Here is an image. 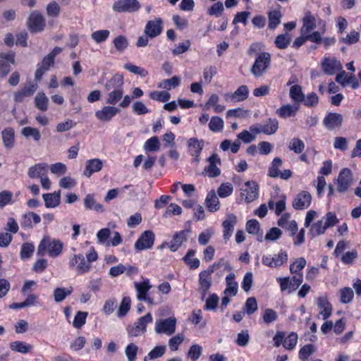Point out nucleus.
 I'll use <instances>...</instances> for the list:
<instances>
[{
    "label": "nucleus",
    "instance_id": "nucleus-12",
    "mask_svg": "<svg viewBox=\"0 0 361 361\" xmlns=\"http://www.w3.org/2000/svg\"><path fill=\"white\" fill-rule=\"evenodd\" d=\"M15 62V54L13 51L0 53V78H4L11 71L10 64Z\"/></svg>",
    "mask_w": 361,
    "mask_h": 361
},
{
    "label": "nucleus",
    "instance_id": "nucleus-58",
    "mask_svg": "<svg viewBox=\"0 0 361 361\" xmlns=\"http://www.w3.org/2000/svg\"><path fill=\"white\" fill-rule=\"evenodd\" d=\"M113 44L115 49L119 52H123L128 47V39L123 35H118L115 37Z\"/></svg>",
    "mask_w": 361,
    "mask_h": 361
},
{
    "label": "nucleus",
    "instance_id": "nucleus-14",
    "mask_svg": "<svg viewBox=\"0 0 361 361\" xmlns=\"http://www.w3.org/2000/svg\"><path fill=\"white\" fill-rule=\"evenodd\" d=\"M120 109L112 105L103 106L100 110L95 111L96 118L100 121L109 122L110 121L118 112Z\"/></svg>",
    "mask_w": 361,
    "mask_h": 361
},
{
    "label": "nucleus",
    "instance_id": "nucleus-40",
    "mask_svg": "<svg viewBox=\"0 0 361 361\" xmlns=\"http://www.w3.org/2000/svg\"><path fill=\"white\" fill-rule=\"evenodd\" d=\"M123 88L109 91L106 99V103L114 106L123 98Z\"/></svg>",
    "mask_w": 361,
    "mask_h": 361
},
{
    "label": "nucleus",
    "instance_id": "nucleus-64",
    "mask_svg": "<svg viewBox=\"0 0 361 361\" xmlns=\"http://www.w3.org/2000/svg\"><path fill=\"white\" fill-rule=\"evenodd\" d=\"M117 305V300L116 298H109L104 302L102 312L106 315H110L115 310Z\"/></svg>",
    "mask_w": 361,
    "mask_h": 361
},
{
    "label": "nucleus",
    "instance_id": "nucleus-29",
    "mask_svg": "<svg viewBox=\"0 0 361 361\" xmlns=\"http://www.w3.org/2000/svg\"><path fill=\"white\" fill-rule=\"evenodd\" d=\"M47 208H55L61 203V190L42 195Z\"/></svg>",
    "mask_w": 361,
    "mask_h": 361
},
{
    "label": "nucleus",
    "instance_id": "nucleus-17",
    "mask_svg": "<svg viewBox=\"0 0 361 361\" xmlns=\"http://www.w3.org/2000/svg\"><path fill=\"white\" fill-rule=\"evenodd\" d=\"M312 202V196L309 192L302 191L294 198L292 205L298 210H302L310 207Z\"/></svg>",
    "mask_w": 361,
    "mask_h": 361
},
{
    "label": "nucleus",
    "instance_id": "nucleus-10",
    "mask_svg": "<svg viewBox=\"0 0 361 361\" xmlns=\"http://www.w3.org/2000/svg\"><path fill=\"white\" fill-rule=\"evenodd\" d=\"M27 23L32 32H38L44 30L45 19L39 12L35 11L30 14Z\"/></svg>",
    "mask_w": 361,
    "mask_h": 361
},
{
    "label": "nucleus",
    "instance_id": "nucleus-61",
    "mask_svg": "<svg viewBox=\"0 0 361 361\" xmlns=\"http://www.w3.org/2000/svg\"><path fill=\"white\" fill-rule=\"evenodd\" d=\"M301 103L307 107L315 106L319 103V97L314 92H310L306 96L304 95Z\"/></svg>",
    "mask_w": 361,
    "mask_h": 361
},
{
    "label": "nucleus",
    "instance_id": "nucleus-55",
    "mask_svg": "<svg viewBox=\"0 0 361 361\" xmlns=\"http://www.w3.org/2000/svg\"><path fill=\"white\" fill-rule=\"evenodd\" d=\"M316 351V348L312 344H307L300 348L298 353L299 359L304 360H308L307 358L314 354Z\"/></svg>",
    "mask_w": 361,
    "mask_h": 361
},
{
    "label": "nucleus",
    "instance_id": "nucleus-22",
    "mask_svg": "<svg viewBox=\"0 0 361 361\" xmlns=\"http://www.w3.org/2000/svg\"><path fill=\"white\" fill-rule=\"evenodd\" d=\"M322 66L324 72L329 75H334L342 68L341 62L335 58H324Z\"/></svg>",
    "mask_w": 361,
    "mask_h": 361
},
{
    "label": "nucleus",
    "instance_id": "nucleus-44",
    "mask_svg": "<svg viewBox=\"0 0 361 361\" xmlns=\"http://www.w3.org/2000/svg\"><path fill=\"white\" fill-rule=\"evenodd\" d=\"M195 252V250H190L183 257L185 263L192 269L198 268L200 264V260L194 257Z\"/></svg>",
    "mask_w": 361,
    "mask_h": 361
},
{
    "label": "nucleus",
    "instance_id": "nucleus-53",
    "mask_svg": "<svg viewBox=\"0 0 361 361\" xmlns=\"http://www.w3.org/2000/svg\"><path fill=\"white\" fill-rule=\"evenodd\" d=\"M326 228H327L326 227L323 219H321L311 226L310 229V234L312 235V237H315L317 235L323 234Z\"/></svg>",
    "mask_w": 361,
    "mask_h": 361
},
{
    "label": "nucleus",
    "instance_id": "nucleus-6",
    "mask_svg": "<svg viewBox=\"0 0 361 361\" xmlns=\"http://www.w3.org/2000/svg\"><path fill=\"white\" fill-rule=\"evenodd\" d=\"M353 183V173L348 169H343L338 173V178L335 180L336 190L340 193H345L348 190Z\"/></svg>",
    "mask_w": 361,
    "mask_h": 361
},
{
    "label": "nucleus",
    "instance_id": "nucleus-30",
    "mask_svg": "<svg viewBox=\"0 0 361 361\" xmlns=\"http://www.w3.org/2000/svg\"><path fill=\"white\" fill-rule=\"evenodd\" d=\"M48 171V165L45 163L36 164L28 169L27 175L30 178H40Z\"/></svg>",
    "mask_w": 361,
    "mask_h": 361
},
{
    "label": "nucleus",
    "instance_id": "nucleus-36",
    "mask_svg": "<svg viewBox=\"0 0 361 361\" xmlns=\"http://www.w3.org/2000/svg\"><path fill=\"white\" fill-rule=\"evenodd\" d=\"M84 205L86 209L94 210L97 212H104V207L100 203L97 202L94 195L87 194L84 199Z\"/></svg>",
    "mask_w": 361,
    "mask_h": 361
},
{
    "label": "nucleus",
    "instance_id": "nucleus-39",
    "mask_svg": "<svg viewBox=\"0 0 361 361\" xmlns=\"http://www.w3.org/2000/svg\"><path fill=\"white\" fill-rule=\"evenodd\" d=\"M304 93L302 87L299 85H294L290 87L289 90V96L295 104H299L304 99Z\"/></svg>",
    "mask_w": 361,
    "mask_h": 361
},
{
    "label": "nucleus",
    "instance_id": "nucleus-23",
    "mask_svg": "<svg viewBox=\"0 0 361 361\" xmlns=\"http://www.w3.org/2000/svg\"><path fill=\"white\" fill-rule=\"evenodd\" d=\"M212 273L210 270L207 269L201 271L199 274V285L200 290L202 293L203 296H204L212 286Z\"/></svg>",
    "mask_w": 361,
    "mask_h": 361
},
{
    "label": "nucleus",
    "instance_id": "nucleus-56",
    "mask_svg": "<svg viewBox=\"0 0 361 361\" xmlns=\"http://www.w3.org/2000/svg\"><path fill=\"white\" fill-rule=\"evenodd\" d=\"M138 349V346L133 343H130L126 346L124 352L128 361L136 360Z\"/></svg>",
    "mask_w": 361,
    "mask_h": 361
},
{
    "label": "nucleus",
    "instance_id": "nucleus-18",
    "mask_svg": "<svg viewBox=\"0 0 361 361\" xmlns=\"http://www.w3.org/2000/svg\"><path fill=\"white\" fill-rule=\"evenodd\" d=\"M343 116L338 113H329L323 119V124L326 128L332 130L341 126Z\"/></svg>",
    "mask_w": 361,
    "mask_h": 361
},
{
    "label": "nucleus",
    "instance_id": "nucleus-26",
    "mask_svg": "<svg viewBox=\"0 0 361 361\" xmlns=\"http://www.w3.org/2000/svg\"><path fill=\"white\" fill-rule=\"evenodd\" d=\"M317 20L310 11L305 13V16L302 19V25L300 29L302 35H306L311 32L315 27Z\"/></svg>",
    "mask_w": 361,
    "mask_h": 361
},
{
    "label": "nucleus",
    "instance_id": "nucleus-46",
    "mask_svg": "<svg viewBox=\"0 0 361 361\" xmlns=\"http://www.w3.org/2000/svg\"><path fill=\"white\" fill-rule=\"evenodd\" d=\"M282 166V160L279 157H275L271 163L268 170V175L271 178H277L280 174V168Z\"/></svg>",
    "mask_w": 361,
    "mask_h": 361
},
{
    "label": "nucleus",
    "instance_id": "nucleus-34",
    "mask_svg": "<svg viewBox=\"0 0 361 361\" xmlns=\"http://www.w3.org/2000/svg\"><path fill=\"white\" fill-rule=\"evenodd\" d=\"M41 221V217L33 212H30L23 216L21 226L24 228H32L34 224Z\"/></svg>",
    "mask_w": 361,
    "mask_h": 361
},
{
    "label": "nucleus",
    "instance_id": "nucleus-7",
    "mask_svg": "<svg viewBox=\"0 0 361 361\" xmlns=\"http://www.w3.org/2000/svg\"><path fill=\"white\" fill-rule=\"evenodd\" d=\"M288 259V253L281 250L277 254L264 255L262 262L270 268H277L285 264Z\"/></svg>",
    "mask_w": 361,
    "mask_h": 361
},
{
    "label": "nucleus",
    "instance_id": "nucleus-48",
    "mask_svg": "<svg viewBox=\"0 0 361 361\" xmlns=\"http://www.w3.org/2000/svg\"><path fill=\"white\" fill-rule=\"evenodd\" d=\"M291 39L290 34H281L276 37L274 44L278 49H284L288 47L291 42Z\"/></svg>",
    "mask_w": 361,
    "mask_h": 361
},
{
    "label": "nucleus",
    "instance_id": "nucleus-45",
    "mask_svg": "<svg viewBox=\"0 0 361 361\" xmlns=\"http://www.w3.org/2000/svg\"><path fill=\"white\" fill-rule=\"evenodd\" d=\"M262 131L266 135L274 134L279 128V122L276 118H269L267 123L261 125Z\"/></svg>",
    "mask_w": 361,
    "mask_h": 361
},
{
    "label": "nucleus",
    "instance_id": "nucleus-3",
    "mask_svg": "<svg viewBox=\"0 0 361 361\" xmlns=\"http://www.w3.org/2000/svg\"><path fill=\"white\" fill-rule=\"evenodd\" d=\"M153 317L151 313L140 317L135 323L128 325L126 328L128 336L129 338L138 337L144 334L147 331V326L152 323Z\"/></svg>",
    "mask_w": 361,
    "mask_h": 361
},
{
    "label": "nucleus",
    "instance_id": "nucleus-25",
    "mask_svg": "<svg viewBox=\"0 0 361 361\" xmlns=\"http://www.w3.org/2000/svg\"><path fill=\"white\" fill-rule=\"evenodd\" d=\"M188 230H183L175 233L172 240L169 243V249L173 252L176 251L182 244L188 240Z\"/></svg>",
    "mask_w": 361,
    "mask_h": 361
},
{
    "label": "nucleus",
    "instance_id": "nucleus-1",
    "mask_svg": "<svg viewBox=\"0 0 361 361\" xmlns=\"http://www.w3.org/2000/svg\"><path fill=\"white\" fill-rule=\"evenodd\" d=\"M63 248V243L60 240L45 235L37 246V255L42 257L47 254L51 258H56L62 253Z\"/></svg>",
    "mask_w": 361,
    "mask_h": 361
},
{
    "label": "nucleus",
    "instance_id": "nucleus-59",
    "mask_svg": "<svg viewBox=\"0 0 361 361\" xmlns=\"http://www.w3.org/2000/svg\"><path fill=\"white\" fill-rule=\"evenodd\" d=\"M269 27L274 29L281 23V13L279 11H273L269 13Z\"/></svg>",
    "mask_w": 361,
    "mask_h": 361
},
{
    "label": "nucleus",
    "instance_id": "nucleus-37",
    "mask_svg": "<svg viewBox=\"0 0 361 361\" xmlns=\"http://www.w3.org/2000/svg\"><path fill=\"white\" fill-rule=\"evenodd\" d=\"M205 204L211 212H214L219 209V200L214 190H211L208 192L205 200Z\"/></svg>",
    "mask_w": 361,
    "mask_h": 361
},
{
    "label": "nucleus",
    "instance_id": "nucleus-5",
    "mask_svg": "<svg viewBox=\"0 0 361 361\" xmlns=\"http://www.w3.org/2000/svg\"><path fill=\"white\" fill-rule=\"evenodd\" d=\"M276 281L280 286L281 292L287 291L288 294L293 293L302 283L303 274H299L290 277H279Z\"/></svg>",
    "mask_w": 361,
    "mask_h": 361
},
{
    "label": "nucleus",
    "instance_id": "nucleus-50",
    "mask_svg": "<svg viewBox=\"0 0 361 361\" xmlns=\"http://www.w3.org/2000/svg\"><path fill=\"white\" fill-rule=\"evenodd\" d=\"M180 83V78L178 76H173L170 79H165L161 80L159 85L158 87L161 89L170 90L171 88H174L178 86Z\"/></svg>",
    "mask_w": 361,
    "mask_h": 361
},
{
    "label": "nucleus",
    "instance_id": "nucleus-38",
    "mask_svg": "<svg viewBox=\"0 0 361 361\" xmlns=\"http://www.w3.org/2000/svg\"><path fill=\"white\" fill-rule=\"evenodd\" d=\"M9 347L11 350L23 354H26L32 349V345L20 341L11 342Z\"/></svg>",
    "mask_w": 361,
    "mask_h": 361
},
{
    "label": "nucleus",
    "instance_id": "nucleus-49",
    "mask_svg": "<svg viewBox=\"0 0 361 361\" xmlns=\"http://www.w3.org/2000/svg\"><path fill=\"white\" fill-rule=\"evenodd\" d=\"M166 346L165 345H157L152 350L149 352L147 355L144 357V361H147L148 360H154L159 357H162L166 353Z\"/></svg>",
    "mask_w": 361,
    "mask_h": 361
},
{
    "label": "nucleus",
    "instance_id": "nucleus-52",
    "mask_svg": "<svg viewBox=\"0 0 361 361\" xmlns=\"http://www.w3.org/2000/svg\"><path fill=\"white\" fill-rule=\"evenodd\" d=\"M306 260L304 257H299L296 259L292 264H290V271L295 275L302 274V270L306 265Z\"/></svg>",
    "mask_w": 361,
    "mask_h": 361
},
{
    "label": "nucleus",
    "instance_id": "nucleus-13",
    "mask_svg": "<svg viewBox=\"0 0 361 361\" xmlns=\"http://www.w3.org/2000/svg\"><path fill=\"white\" fill-rule=\"evenodd\" d=\"M241 196L247 202H251L258 197V185L254 181H247L241 188Z\"/></svg>",
    "mask_w": 361,
    "mask_h": 361
},
{
    "label": "nucleus",
    "instance_id": "nucleus-57",
    "mask_svg": "<svg viewBox=\"0 0 361 361\" xmlns=\"http://www.w3.org/2000/svg\"><path fill=\"white\" fill-rule=\"evenodd\" d=\"M35 250L34 244L25 243L21 246L20 257L22 259H27L31 257Z\"/></svg>",
    "mask_w": 361,
    "mask_h": 361
},
{
    "label": "nucleus",
    "instance_id": "nucleus-62",
    "mask_svg": "<svg viewBox=\"0 0 361 361\" xmlns=\"http://www.w3.org/2000/svg\"><path fill=\"white\" fill-rule=\"evenodd\" d=\"M110 32L108 30H99L92 33L91 37L96 43L106 41L109 37Z\"/></svg>",
    "mask_w": 361,
    "mask_h": 361
},
{
    "label": "nucleus",
    "instance_id": "nucleus-4",
    "mask_svg": "<svg viewBox=\"0 0 361 361\" xmlns=\"http://www.w3.org/2000/svg\"><path fill=\"white\" fill-rule=\"evenodd\" d=\"M177 319L172 314L166 319H157L154 324V331L157 334L171 336L176 329Z\"/></svg>",
    "mask_w": 361,
    "mask_h": 361
},
{
    "label": "nucleus",
    "instance_id": "nucleus-51",
    "mask_svg": "<svg viewBox=\"0 0 361 361\" xmlns=\"http://www.w3.org/2000/svg\"><path fill=\"white\" fill-rule=\"evenodd\" d=\"M49 99L43 92H38L35 97L36 107L40 111H45L48 108Z\"/></svg>",
    "mask_w": 361,
    "mask_h": 361
},
{
    "label": "nucleus",
    "instance_id": "nucleus-16",
    "mask_svg": "<svg viewBox=\"0 0 361 361\" xmlns=\"http://www.w3.org/2000/svg\"><path fill=\"white\" fill-rule=\"evenodd\" d=\"M208 166L204 169V173L209 178H214L220 175L221 170L218 165L221 164V159L216 154H213L207 159Z\"/></svg>",
    "mask_w": 361,
    "mask_h": 361
},
{
    "label": "nucleus",
    "instance_id": "nucleus-54",
    "mask_svg": "<svg viewBox=\"0 0 361 361\" xmlns=\"http://www.w3.org/2000/svg\"><path fill=\"white\" fill-rule=\"evenodd\" d=\"M224 122L219 116H212L209 123V128L212 132H220L224 129Z\"/></svg>",
    "mask_w": 361,
    "mask_h": 361
},
{
    "label": "nucleus",
    "instance_id": "nucleus-33",
    "mask_svg": "<svg viewBox=\"0 0 361 361\" xmlns=\"http://www.w3.org/2000/svg\"><path fill=\"white\" fill-rule=\"evenodd\" d=\"M188 145L190 154L195 157V160L198 161L197 157L200 156L203 148V142L192 137L188 140Z\"/></svg>",
    "mask_w": 361,
    "mask_h": 361
},
{
    "label": "nucleus",
    "instance_id": "nucleus-63",
    "mask_svg": "<svg viewBox=\"0 0 361 361\" xmlns=\"http://www.w3.org/2000/svg\"><path fill=\"white\" fill-rule=\"evenodd\" d=\"M258 306L257 300L255 298H248L245 302L243 310L244 312L250 315L257 310Z\"/></svg>",
    "mask_w": 361,
    "mask_h": 361
},
{
    "label": "nucleus",
    "instance_id": "nucleus-41",
    "mask_svg": "<svg viewBox=\"0 0 361 361\" xmlns=\"http://www.w3.org/2000/svg\"><path fill=\"white\" fill-rule=\"evenodd\" d=\"M20 133L26 138L32 137L36 142H38L41 140V133L39 130L34 127H24L22 128Z\"/></svg>",
    "mask_w": 361,
    "mask_h": 361
},
{
    "label": "nucleus",
    "instance_id": "nucleus-19",
    "mask_svg": "<svg viewBox=\"0 0 361 361\" xmlns=\"http://www.w3.org/2000/svg\"><path fill=\"white\" fill-rule=\"evenodd\" d=\"M317 305L319 308L318 318L324 320L331 315L332 307L326 297H319L317 299Z\"/></svg>",
    "mask_w": 361,
    "mask_h": 361
},
{
    "label": "nucleus",
    "instance_id": "nucleus-8",
    "mask_svg": "<svg viewBox=\"0 0 361 361\" xmlns=\"http://www.w3.org/2000/svg\"><path fill=\"white\" fill-rule=\"evenodd\" d=\"M68 267L75 270L78 274H83L90 271L91 265L86 262L83 255L78 254L70 257Z\"/></svg>",
    "mask_w": 361,
    "mask_h": 361
},
{
    "label": "nucleus",
    "instance_id": "nucleus-21",
    "mask_svg": "<svg viewBox=\"0 0 361 361\" xmlns=\"http://www.w3.org/2000/svg\"><path fill=\"white\" fill-rule=\"evenodd\" d=\"M236 223L237 217L234 214H229L226 216V219L222 223L223 237L225 240L231 237Z\"/></svg>",
    "mask_w": 361,
    "mask_h": 361
},
{
    "label": "nucleus",
    "instance_id": "nucleus-15",
    "mask_svg": "<svg viewBox=\"0 0 361 361\" xmlns=\"http://www.w3.org/2000/svg\"><path fill=\"white\" fill-rule=\"evenodd\" d=\"M145 34L150 38H154L162 32V20L160 18H156L147 22L145 27Z\"/></svg>",
    "mask_w": 361,
    "mask_h": 361
},
{
    "label": "nucleus",
    "instance_id": "nucleus-47",
    "mask_svg": "<svg viewBox=\"0 0 361 361\" xmlns=\"http://www.w3.org/2000/svg\"><path fill=\"white\" fill-rule=\"evenodd\" d=\"M73 292V288H56L54 290V298L56 302H60L66 299Z\"/></svg>",
    "mask_w": 361,
    "mask_h": 361
},
{
    "label": "nucleus",
    "instance_id": "nucleus-27",
    "mask_svg": "<svg viewBox=\"0 0 361 361\" xmlns=\"http://www.w3.org/2000/svg\"><path fill=\"white\" fill-rule=\"evenodd\" d=\"M103 166V162L99 159H92L86 161L83 175L90 178L94 173L99 171Z\"/></svg>",
    "mask_w": 361,
    "mask_h": 361
},
{
    "label": "nucleus",
    "instance_id": "nucleus-42",
    "mask_svg": "<svg viewBox=\"0 0 361 361\" xmlns=\"http://www.w3.org/2000/svg\"><path fill=\"white\" fill-rule=\"evenodd\" d=\"M131 306V300L129 296H125L123 298L121 304L118 306L117 311V317L123 318L126 316L129 312Z\"/></svg>",
    "mask_w": 361,
    "mask_h": 361
},
{
    "label": "nucleus",
    "instance_id": "nucleus-60",
    "mask_svg": "<svg viewBox=\"0 0 361 361\" xmlns=\"http://www.w3.org/2000/svg\"><path fill=\"white\" fill-rule=\"evenodd\" d=\"M288 148L295 153L300 154L303 152L305 149V144L300 139L294 137L290 141Z\"/></svg>",
    "mask_w": 361,
    "mask_h": 361
},
{
    "label": "nucleus",
    "instance_id": "nucleus-24",
    "mask_svg": "<svg viewBox=\"0 0 361 361\" xmlns=\"http://www.w3.org/2000/svg\"><path fill=\"white\" fill-rule=\"evenodd\" d=\"M1 139L4 147L6 149H11L16 144V133L12 127H7L1 131Z\"/></svg>",
    "mask_w": 361,
    "mask_h": 361
},
{
    "label": "nucleus",
    "instance_id": "nucleus-9",
    "mask_svg": "<svg viewBox=\"0 0 361 361\" xmlns=\"http://www.w3.org/2000/svg\"><path fill=\"white\" fill-rule=\"evenodd\" d=\"M140 8L141 5L137 0H118L112 6L113 10L118 13H135Z\"/></svg>",
    "mask_w": 361,
    "mask_h": 361
},
{
    "label": "nucleus",
    "instance_id": "nucleus-35",
    "mask_svg": "<svg viewBox=\"0 0 361 361\" xmlns=\"http://www.w3.org/2000/svg\"><path fill=\"white\" fill-rule=\"evenodd\" d=\"M235 276L233 273L229 274L226 277V288L224 290V295L235 296L238 292V283L235 280Z\"/></svg>",
    "mask_w": 361,
    "mask_h": 361
},
{
    "label": "nucleus",
    "instance_id": "nucleus-31",
    "mask_svg": "<svg viewBox=\"0 0 361 361\" xmlns=\"http://www.w3.org/2000/svg\"><path fill=\"white\" fill-rule=\"evenodd\" d=\"M152 288L149 280L146 279L143 281L135 283V288L136 290L137 300L142 301L145 297H147V293Z\"/></svg>",
    "mask_w": 361,
    "mask_h": 361
},
{
    "label": "nucleus",
    "instance_id": "nucleus-28",
    "mask_svg": "<svg viewBox=\"0 0 361 361\" xmlns=\"http://www.w3.org/2000/svg\"><path fill=\"white\" fill-rule=\"evenodd\" d=\"M299 109V104H286L282 105L281 107L276 109V114L281 118H286L288 117L295 116L297 111Z\"/></svg>",
    "mask_w": 361,
    "mask_h": 361
},
{
    "label": "nucleus",
    "instance_id": "nucleus-32",
    "mask_svg": "<svg viewBox=\"0 0 361 361\" xmlns=\"http://www.w3.org/2000/svg\"><path fill=\"white\" fill-rule=\"evenodd\" d=\"M123 76L121 74H115L112 78L108 80L104 85L106 91L123 88Z\"/></svg>",
    "mask_w": 361,
    "mask_h": 361
},
{
    "label": "nucleus",
    "instance_id": "nucleus-2",
    "mask_svg": "<svg viewBox=\"0 0 361 361\" xmlns=\"http://www.w3.org/2000/svg\"><path fill=\"white\" fill-rule=\"evenodd\" d=\"M271 56L268 52L259 53L250 68V73L256 78L264 75L271 66Z\"/></svg>",
    "mask_w": 361,
    "mask_h": 361
},
{
    "label": "nucleus",
    "instance_id": "nucleus-11",
    "mask_svg": "<svg viewBox=\"0 0 361 361\" xmlns=\"http://www.w3.org/2000/svg\"><path fill=\"white\" fill-rule=\"evenodd\" d=\"M154 243V234L151 231H144L135 243V249L137 252L152 247Z\"/></svg>",
    "mask_w": 361,
    "mask_h": 361
},
{
    "label": "nucleus",
    "instance_id": "nucleus-43",
    "mask_svg": "<svg viewBox=\"0 0 361 361\" xmlns=\"http://www.w3.org/2000/svg\"><path fill=\"white\" fill-rule=\"evenodd\" d=\"M160 149V142L157 136L147 140L144 145V150L146 152H156Z\"/></svg>",
    "mask_w": 361,
    "mask_h": 361
},
{
    "label": "nucleus",
    "instance_id": "nucleus-20",
    "mask_svg": "<svg viewBox=\"0 0 361 361\" xmlns=\"http://www.w3.org/2000/svg\"><path fill=\"white\" fill-rule=\"evenodd\" d=\"M249 95V90L246 85L240 86L233 93L226 94L224 98L226 101L236 103L245 100Z\"/></svg>",
    "mask_w": 361,
    "mask_h": 361
}]
</instances>
